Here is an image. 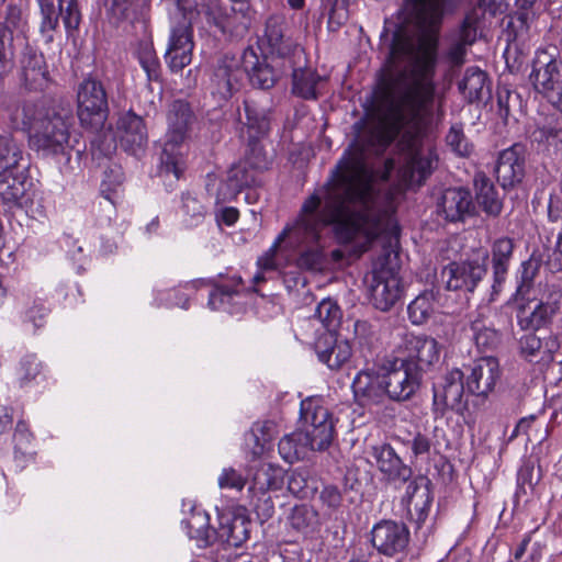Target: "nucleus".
I'll list each match as a JSON object with an SVG mask.
<instances>
[{
	"instance_id": "f257e3e1",
	"label": "nucleus",
	"mask_w": 562,
	"mask_h": 562,
	"mask_svg": "<svg viewBox=\"0 0 562 562\" xmlns=\"http://www.w3.org/2000/svg\"><path fill=\"white\" fill-rule=\"evenodd\" d=\"M413 1L420 21L429 31L422 33L416 42L402 40L392 46L380 77L385 112L376 142L386 146L402 130L407 128L409 135L401 142V165L397 171H434L438 155L430 143L418 136V132L434 103V77L438 57V38L434 31L441 21L445 0H440L438 12L428 8L426 1Z\"/></svg>"
},
{
	"instance_id": "f03ea898",
	"label": "nucleus",
	"mask_w": 562,
	"mask_h": 562,
	"mask_svg": "<svg viewBox=\"0 0 562 562\" xmlns=\"http://www.w3.org/2000/svg\"><path fill=\"white\" fill-rule=\"evenodd\" d=\"M374 175L367 162L364 145L356 140L344 153L331 171L330 179L325 186V194L310 195L316 200L313 211L317 236L315 240L288 246L290 249L303 248L296 265L301 269H318L324 259L322 231L333 226L340 243L353 239L364 225L374 220L376 192L373 184Z\"/></svg>"
},
{
	"instance_id": "7ed1b4c3",
	"label": "nucleus",
	"mask_w": 562,
	"mask_h": 562,
	"mask_svg": "<svg viewBox=\"0 0 562 562\" xmlns=\"http://www.w3.org/2000/svg\"><path fill=\"white\" fill-rule=\"evenodd\" d=\"M23 124L29 128V145L43 157L66 156L72 144L75 119L70 109L60 105L25 104Z\"/></svg>"
},
{
	"instance_id": "20e7f679",
	"label": "nucleus",
	"mask_w": 562,
	"mask_h": 562,
	"mask_svg": "<svg viewBox=\"0 0 562 562\" xmlns=\"http://www.w3.org/2000/svg\"><path fill=\"white\" fill-rule=\"evenodd\" d=\"M193 121L194 115L189 103L176 100L170 104L167 114L168 128L160 155L159 172L161 175H172L178 180L184 171V143Z\"/></svg>"
},
{
	"instance_id": "39448f33",
	"label": "nucleus",
	"mask_w": 562,
	"mask_h": 562,
	"mask_svg": "<svg viewBox=\"0 0 562 562\" xmlns=\"http://www.w3.org/2000/svg\"><path fill=\"white\" fill-rule=\"evenodd\" d=\"M204 14L224 37L238 41L248 34L256 12L248 0H210Z\"/></svg>"
},
{
	"instance_id": "423d86ee",
	"label": "nucleus",
	"mask_w": 562,
	"mask_h": 562,
	"mask_svg": "<svg viewBox=\"0 0 562 562\" xmlns=\"http://www.w3.org/2000/svg\"><path fill=\"white\" fill-rule=\"evenodd\" d=\"M182 526L189 538L195 540L200 548H206L217 539L232 544L241 543L246 539V529L240 519L222 515L220 528L215 530L210 526L207 513L196 507H193L190 516L182 520Z\"/></svg>"
},
{
	"instance_id": "0eeeda50",
	"label": "nucleus",
	"mask_w": 562,
	"mask_h": 562,
	"mask_svg": "<svg viewBox=\"0 0 562 562\" xmlns=\"http://www.w3.org/2000/svg\"><path fill=\"white\" fill-rule=\"evenodd\" d=\"M315 207L316 200L314 198H307L303 202L296 220L292 224H288L276 238L268 251L258 258L257 266L261 272L277 270L278 265L276 261V254L282 244L288 248V246L297 245L306 239L315 240L317 236V223L313 215Z\"/></svg>"
},
{
	"instance_id": "6e6552de",
	"label": "nucleus",
	"mask_w": 562,
	"mask_h": 562,
	"mask_svg": "<svg viewBox=\"0 0 562 562\" xmlns=\"http://www.w3.org/2000/svg\"><path fill=\"white\" fill-rule=\"evenodd\" d=\"M552 50H555L554 48ZM529 79L535 90L562 112L561 64L554 52L538 49L532 61Z\"/></svg>"
},
{
	"instance_id": "1a4fd4ad",
	"label": "nucleus",
	"mask_w": 562,
	"mask_h": 562,
	"mask_svg": "<svg viewBox=\"0 0 562 562\" xmlns=\"http://www.w3.org/2000/svg\"><path fill=\"white\" fill-rule=\"evenodd\" d=\"M364 282L373 306L382 312L390 311L402 297L403 285L398 271L385 263H375L366 276Z\"/></svg>"
},
{
	"instance_id": "9d476101",
	"label": "nucleus",
	"mask_w": 562,
	"mask_h": 562,
	"mask_svg": "<svg viewBox=\"0 0 562 562\" xmlns=\"http://www.w3.org/2000/svg\"><path fill=\"white\" fill-rule=\"evenodd\" d=\"M267 167V160L258 147H252L249 155L234 164L227 171L226 179L220 184L217 200H234L244 189L252 186L258 170Z\"/></svg>"
},
{
	"instance_id": "9b49d317",
	"label": "nucleus",
	"mask_w": 562,
	"mask_h": 562,
	"mask_svg": "<svg viewBox=\"0 0 562 562\" xmlns=\"http://www.w3.org/2000/svg\"><path fill=\"white\" fill-rule=\"evenodd\" d=\"M36 1L41 15L40 33L46 44L54 42V33L58 29L60 16L68 34L78 30L81 22L78 0H58V9L55 7L54 0Z\"/></svg>"
},
{
	"instance_id": "f8f14e48",
	"label": "nucleus",
	"mask_w": 562,
	"mask_h": 562,
	"mask_svg": "<svg viewBox=\"0 0 562 562\" xmlns=\"http://www.w3.org/2000/svg\"><path fill=\"white\" fill-rule=\"evenodd\" d=\"M78 117L82 126L99 128L108 116V99L101 82L83 80L77 92Z\"/></svg>"
},
{
	"instance_id": "ddd939ff",
	"label": "nucleus",
	"mask_w": 562,
	"mask_h": 562,
	"mask_svg": "<svg viewBox=\"0 0 562 562\" xmlns=\"http://www.w3.org/2000/svg\"><path fill=\"white\" fill-rule=\"evenodd\" d=\"M301 415L306 425L303 431L311 438L312 448L318 451L327 449L335 434L334 418L328 408L314 400H306L301 403Z\"/></svg>"
},
{
	"instance_id": "4468645a",
	"label": "nucleus",
	"mask_w": 562,
	"mask_h": 562,
	"mask_svg": "<svg viewBox=\"0 0 562 562\" xmlns=\"http://www.w3.org/2000/svg\"><path fill=\"white\" fill-rule=\"evenodd\" d=\"M386 400L405 402L413 397L422 383V374L412 363L382 370Z\"/></svg>"
},
{
	"instance_id": "2eb2a0df",
	"label": "nucleus",
	"mask_w": 562,
	"mask_h": 562,
	"mask_svg": "<svg viewBox=\"0 0 562 562\" xmlns=\"http://www.w3.org/2000/svg\"><path fill=\"white\" fill-rule=\"evenodd\" d=\"M194 47L193 30L190 20L179 21L170 30L165 61L172 72H179L192 60Z\"/></svg>"
},
{
	"instance_id": "dca6fc26",
	"label": "nucleus",
	"mask_w": 562,
	"mask_h": 562,
	"mask_svg": "<svg viewBox=\"0 0 562 562\" xmlns=\"http://www.w3.org/2000/svg\"><path fill=\"white\" fill-rule=\"evenodd\" d=\"M260 45L271 57L288 61L289 67L295 66L303 58V50L291 38L284 36L279 16H270L267 20Z\"/></svg>"
},
{
	"instance_id": "f3484780",
	"label": "nucleus",
	"mask_w": 562,
	"mask_h": 562,
	"mask_svg": "<svg viewBox=\"0 0 562 562\" xmlns=\"http://www.w3.org/2000/svg\"><path fill=\"white\" fill-rule=\"evenodd\" d=\"M351 389L355 402L364 408L370 409L386 400L382 370H360L352 380Z\"/></svg>"
},
{
	"instance_id": "a211bd4d",
	"label": "nucleus",
	"mask_w": 562,
	"mask_h": 562,
	"mask_svg": "<svg viewBox=\"0 0 562 562\" xmlns=\"http://www.w3.org/2000/svg\"><path fill=\"white\" fill-rule=\"evenodd\" d=\"M243 78L241 58L223 56L216 63L211 77L212 94L228 100L239 90Z\"/></svg>"
},
{
	"instance_id": "6ab92c4d",
	"label": "nucleus",
	"mask_w": 562,
	"mask_h": 562,
	"mask_svg": "<svg viewBox=\"0 0 562 562\" xmlns=\"http://www.w3.org/2000/svg\"><path fill=\"white\" fill-rule=\"evenodd\" d=\"M409 541V531L404 524L381 520L371 530V543L382 554L394 557L403 552Z\"/></svg>"
},
{
	"instance_id": "aec40b11",
	"label": "nucleus",
	"mask_w": 562,
	"mask_h": 562,
	"mask_svg": "<svg viewBox=\"0 0 562 562\" xmlns=\"http://www.w3.org/2000/svg\"><path fill=\"white\" fill-rule=\"evenodd\" d=\"M407 353L404 363H412L419 373L437 364L440 360L441 347L439 342L426 335H407L404 340Z\"/></svg>"
},
{
	"instance_id": "412c9836",
	"label": "nucleus",
	"mask_w": 562,
	"mask_h": 562,
	"mask_svg": "<svg viewBox=\"0 0 562 562\" xmlns=\"http://www.w3.org/2000/svg\"><path fill=\"white\" fill-rule=\"evenodd\" d=\"M562 308V291L558 288L551 289L535 308L527 313L520 310L517 318L521 329H539L549 324Z\"/></svg>"
},
{
	"instance_id": "4be33fe9",
	"label": "nucleus",
	"mask_w": 562,
	"mask_h": 562,
	"mask_svg": "<svg viewBox=\"0 0 562 562\" xmlns=\"http://www.w3.org/2000/svg\"><path fill=\"white\" fill-rule=\"evenodd\" d=\"M463 393V372L459 369H452L442 376L440 382L434 385V405L441 414L447 409L459 411Z\"/></svg>"
},
{
	"instance_id": "5701e85b",
	"label": "nucleus",
	"mask_w": 562,
	"mask_h": 562,
	"mask_svg": "<svg viewBox=\"0 0 562 562\" xmlns=\"http://www.w3.org/2000/svg\"><path fill=\"white\" fill-rule=\"evenodd\" d=\"M499 375L498 360L494 357H482L471 367V372L467 376V389L474 395L486 396L494 390Z\"/></svg>"
},
{
	"instance_id": "b1692460",
	"label": "nucleus",
	"mask_w": 562,
	"mask_h": 562,
	"mask_svg": "<svg viewBox=\"0 0 562 562\" xmlns=\"http://www.w3.org/2000/svg\"><path fill=\"white\" fill-rule=\"evenodd\" d=\"M495 173L503 189L513 188L525 175V156L522 146L515 144L499 153Z\"/></svg>"
},
{
	"instance_id": "393cba45",
	"label": "nucleus",
	"mask_w": 562,
	"mask_h": 562,
	"mask_svg": "<svg viewBox=\"0 0 562 562\" xmlns=\"http://www.w3.org/2000/svg\"><path fill=\"white\" fill-rule=\"evenodd\" d=\"M437 214L449 222L463 221L473 210L472 195L463 188L446 189L437 199Z\"/></svg>"
},
{
	"instance_id": "a878e982",
	"label": "nucleus",
	"mask_w": 562,
	"mask_h": 562,
	"mask_svg": "<svg viewBox=\"0 0 562 562\" xmlns=\"http://www.w3.org/2000/svg\"><path fill=\"white\" fill-rule=\"evenodd\" d=\"M485 272L484 266L479 262H452L443 269L442 277L446 278L448 290L471 292Z\"/></svg>"
},
{
	"instance_id": "bb28decb",
	"label": "nucleus",
	"mask_w": 562,
	"mask_h": 562,
	"mask_svg": "<svg viewBox=\"0 0 562 562\" xmlns=\"http://www.w3.org/2000/svg\"><path fill=\"white\" fill-rule=\"evenodd\" d=\"M120 144L124 150L138 155L147 144V132L143 119L132 112L124 113L116 123Z\"/></svg>"
},
{
	"instance_id": "cd10ccee",
	"label": "nucleus",
	"mask_w": 562,
	"mask_h": 562,
	"mask_svg": "<svg viewBox=\"0 0 562 562\" xmlns=\"http://www.w3.org/2000/svg\"><path fill=\"white\" fill-rule=\"evenodd\" d=\"M22 80L30 90L42 91L48 87L49 72L42 53L27 46L22 55Z\"/></svg>"
},
{
	"instance_id": "c85d7f7f",
	"label": "nucleus",
	"mask_w": 562,
	"mask_h": 562,
	"mask_svg": "<svg viewBox=\"0 0 562 562\" xmlns=\"http://www.w3.org/2000/svg\"><path fill=\"white\" fill-rule=\"evenodd\" d=\"M241 68L243 74L248 75L251 85L260 89H270L277 80L273 66L267 61V57L260 58L252 46L244 49Z\"/></svg>"
},
{
	"instance_id": "c756f323",
	"label": "nucleus",
	"mask_w": 562,
	"mask_h": 562,
	"mask_svg": "<svg viewBox=\"0 0 562 562\" xmlns=\"http://www.w3.org/2000/svg\"><path fill=\"white\" fill-rule=\"evenodd\" d=\"M559 349V341L554 336L540 338L535 334H526L519 340V350L522 358L532 363L549 364Z\"/></svg>"
},
{
	"instance_id": "7c9ffc66",
	"label": "nucleus",
	"mask_w": 562,
	"mask_h": 562,
	"mask_svg": "<svg viewBox=\"0 0 562 562\" xmlns=\"http://www.w3.org/2000/svg\"><path fill=\"white\" fill-rule=\"evenodd\" d=\"M318 360L331 370H339L348 363L352 356V347L348 340L335 339L333 334H325L315 344Z\"/></svg>"
},
{
	"instance_id": "2f4dec72",
	"label": "nucleus",
	"mask_w": 562,
	"mask_h": 562,
	"mask_svg": "<svg viewBox=\"0 0 562 562\" xmlns=\"http://www.w3.org/2000/svg\"><path fill=\"white\" fill-rule=\"evenodd\" d=\"M477 21L479 16L475 10L465 15L458 40L451 44L446 53V58L451 66L459 67L464 63L467 47L471 46L476 40Z\"/></svg>"
},
{
	"instance_id": "473e14b6",
	"label": "nucleus",
	"mask_w": 562,
	"mask_h": 562,
	"mask_svg": "<svg viewBox=\"0 0 562 562\" xmlns=\"http://www.w3.org/2000/svg\"><path fill=\"white\" fill-rule=\"evenodd\" d=\"M372 456L379 470L390 480L406 482L411 477V468L403 463L390 445L373 447Z\"/></svg>"
},
{
	"instance_id": "72a5a7b5",
	"label": "nucleus",
	"mask_w": 562,
	"mask_h": 562,
	"mask_svg": "<svg viewBox=\"0 0 562 562\" xmlns=\"http://www.w3.org/2000/svg\"><path fill=\"white\" fill-rule=\"evenodd\" d=\"M280 457L288 463L303 459L308 451H314L312 440L303 430H296L282 437L279 441Z\"/></svg>"
},
{
	"instance_id": "f704fd0d",
	"label": "nucleus",
	"mask_w": 562,
	"mask_h": 562,
	"mask_svg": "<svg viewBox=\"0 0 562 562\" xmlns=\"http://www.w3.org/2000/svg\"><path fill=\"white\" fill-rule=\"evenodd\" d=\"M474 187L479 205L487 215L497 217L502 213L503 201L490 178L482 172L476 173Z\"/></svg>"
},
{
	"instance_id": "c9c22d12",
	"label": "nucleus",
	"mask_w": 562,
	"mask_h": 562,
	"mask_svg": "<svg viewBox=\"0 0 562 562\" xmlns=\"http://www.w3.org/2000/svg\"><path fill=\"white\" fill-rule=\"evenodd\" d=\"M25 192V177L18 168L0 170V198L4 203L19 205Z\"/></svg>"
},
{
	"instance_id": "e433bc0d",
	"label": "nucleus",
	"mask_w": 562,
	"mask_h": 562,
	"mask_svg": "<svg viewBox=\"0 0 562 562\" xmlns=\"http://www.w3.org/2000/svg\"><path fill=\"white\" fill-rule=\"evenodd\" d=\"M458 87L469 102L482 100L485 94L490 93L487 75L479 67H469Z\"/></svg>"
},
{
	"instance_id": "4c0bfd02",
	"label": "nucleus",
	"mask_w": 562,
	"mask_h": 562,
	"mask_svg": "<svg viewBox=\"0 0 562 562\" xmlns=\"http://www.w3.org/2000/svg\"><path fill=\"white\" fill-rule=\"evenodd\" d=\"M439 293L427 290L417 295L407 306L408 318L414 325H423L438 311Z\"/></svg>"
},
{
	"instance_id": "58836bf2",
	"label": "nucleus",
	"mask_w": 562,
	"mask_h": 562,
	"mask_svg": "<svg viewBox=\"0 0 562 562\" xmlns=\"http://www.w3.org/2000/svg\"><path fill=\"white\" fill-rule=\"evenodd\" d=\"M290 526L304 536H313L319 530L318 513L311 506H295L289 516Z\"/></svg>"
},
{
	"instance_id": "ea45409f",
	"label": "nucleus",
	"mask_w": 562,
	"mask_h": 562,
	"mask_svg": "<svg viewBox=\"0 0 562 562\" xmlns=\"http://www.w3.org/2000/svg\"><path fill=\"white\" fill-rule=\"evenodd\" d=\"M514 241L508 237L497 238L492 246V262L496 283H501L508 269L513 256Z\"/></svg>"
},
{
	"instance_id": "a19ab883",
	"label": "nucleus",
	"mask_w": 562,
	"mask_h": 562,
	"mask_svg": "<svg viewBox=\"0 0 562 562\" xmlns=\"http://www.w3.org/2000/svg\"><path fill=\"white\" fill-rule=\"evenodd\" d=\"M283 469L272 463H262L252 476V488L260 492L279 490L283 484Z\"/></svg>"
},
{
	"instance_id": "79ce46f5",
	"label": "nucleus",
	"mask_w": 562,
	"mask_h": 562,
	"mask_svg": "<svg viewBox=\"0 0 562 562\" xmlns=\"http://www.w3.org/2000/svg\"><path fill=\"white\" fill-rule=\"evenodd\" d=\"M244 105L249 136L257 139L267 135L270 130V120L267 110L249 101H245Z\"/></svg>"
},
{
	"instance_id": "37998d69",
	"label": "nucleus",
	"mask_w": 562,
	"mask_h": 562,
	"mask_svg": "<svg viewBox=\"0 0 562 562\" xmlns=\"http://www.w3.org/2000/svg\"><path fill=\"white\" fill-rule=\"evenodd\" d=\"M23 158L22 143L11 134L0 135V170L19 168Z\"/></svg>"
},
{
	"instance_id": "c03bdc74",
	"label": "nucleus",
	"mask_w": 562,
	"mask_h": 562,
	"mask_svg": "<svg viewBox=\"0 0 562 562\" xmlns=\"http://www.w3.org/2000/svg\"><path fill=\"white\" fill-rule=\"evenodd\" d=\"M293 68V91L297 95L304 99H316L317 98V85L322 81V78L310 68Z\"/></svg>"
},
{
	"instance_id": "a18cd8bd",
	"label": "nucleus",
	"mask_w": 562,
	"mask_h": 562,
	"mask_svg": "<svg viewBox=\"0 0 562 562\" xmlns=\"http://www.w3.org/2000/svg\"><path fill=\"white\" fill-rule=\"evenodd\" d=\"M276 424L272 420H265L254 424L249 440L254 442L251 454L254 458L261 457L266 451V445L277 435Z\"/></svg>"
},
{
	"instance_id": "49530a36",
	"label": "nucleus",
	"mask_w": 562,
	"mask_h": 562,
	"mask_svg": "<svg viewBox=\"0 0 562 562\" xmlns=\"http://www.w3.org/2000/svg\"><path fill=\"white\" fill-rule=\"evenodd\" d=\"M405 498L408 506H414L416 510L429 507L431 504L429 480L425 476H418L409 482Z\"/></svg>"
},
{
	"instance_id": "de8ad7c7",
	"label": "nucleus",
	"mask_w": 562,
	"mask_h": 562,
	"mask_svg": "<svg viewBox=\"0 0 562 562\" xmlns=\"http://www.w3.org/2000/svg\"><path fill=\"white\" fill-rule=\"evenodd\" d=\"M471 331L475 345L483 349H492L499 342V334L485 318L477 317L471 322Z\"/></svg>"
},
{
	"instance_id": "09e8293b",
	"label": "nucleus",
	"mask_w": 562,
	"mask_h": 562,
	"mask_svg": "<svg viewBox=\"0 0 562 562\" xmlns=\"http://www.w3.org/2000/svg\"><path fill=\"white\" fill-rule=\"evenodd\" d=\"M341 311L338 304L330 300H323L316 307L315 314L313 316L314 321L319 322L323 327L326 329V334H333V331L337 328L340 323Z\"/></svg>"
},
{
	"instance_id": "8fccbe9b",
	"label": "nucleus",
	"mask_w": 562,
	"mask_h": 562,
	"mask_svg": "<svg viewBox=\"0 0 562 562\" xmlns=\"http://www.w3.org/2000/svg\"><path fill=\"white\" fill-rule=\"evenodd\" d=\"M136 57L139 65L144 69L148 81H157L160 77V63L154 49V46L149 42L139 43Z\"/></svg>"
},
{
	"instance_id": "3c124183",
	"label": "nucleus",
	"mask_w": 562,
	"mask_h": 562,
	"mask_svg": "<svg viewBox=\"0 0 562 562\" xmlns=\"http://www.w3.org/2000/svg\"><path fill=\"white\" fill-rule=\"evenodd\" d=\"M531 139L546 148L558 149L562 146V126L557 122L537 126L531 133Z\"/></svg>"
},
{
	"instance_id": "603ef678",
	"label": "nucleus",
	"mask_w": 562,
	"mask_h": 562,
	"mask_svg": "<svg viewBox=\"0 0 562 562\" xmlns=\"http://www.w3.org/2000/svg\"><path fill=\"white\" fill-rule=\"evenodd\" d=\"M206 210L201 201L191 193H186L182 196L181 216L182 223L187 227H194L201 224L204 220Z\"/></svg>"
},
{
	"instance_id": "864d4df0",
	"label": "nucleus",
	"mask_w": 562,
	"mask_h": 562,
	"mask_svg": "<svg viewBox=\"0 0 562 562\" xmlns=\"http://www.w3.org/2000/svg\"><path fill=\"white\" fill-rule=\"evenodd\" d=\"M12 34L10 30L0 23V80L12 69L13 53Z\"/></svg>"
},
{
	"instance_id": "5fc2aeb1",
	"label": "nucleus",
	"mask_w": 562,
	"mask_h": 562,
	"mask_svg": "<svg viewBox=\"0 0 562 562\" xmlns=\"http://www.w3.org/2000/svg\"><path fill=\"white\" fill-rule=\"evenodd\" d=\"M42 372V364L35 355H26L21 361L16 375L21 386L34 381Z\"/></svg>"
},
{
	"instance_id": "6e6d98bb",
	"label": "nucleus",
	"mask_w": 562,
	"mask_h": 562,
	"mask_svg": "<svg viewBox=\"0 0 562 562\" xmlns=\"http://www.w3.org/2000/svg\"><path fill=\"white\" fill-rule=\"evenodd\" d=\"M446 140L451 150L459 156L465 157L472 151V145L464 135L461 125H452L446 136Z\"/></svg>"
},
{
	"instance_id": "4d7b16f0",
	"label": "nucleus",
	"mask_w": 562,
	"mask_h": 562,
	"mask_svg": "<svg viewBox=\"0 0 562 562\" xmlns=\"http://www.w3.org/2000/svg\"><path fill=\"white\" fill-rule=\"evenodd\" d=\"M134 3L135 0H105L104 5L108 16L116 23L133 14Z\"/></svg>"
},
{
	"instance_id": "13d9d810",
	"label": "nucleus",
	"mask_w": 562,
	"mask_h": 562,
	"mask_svg": "<svg viewBox=\"0 0 562 562\" xmlns=\"http://www.w3.org/2000/svg\"><path fill=\"white\" fill-rule=\"evenodd\" d=\"M236 295H238L237 289H229L224 285L217 286L210 293L209 306L212 310H225Z\"/></svg>"
},
{
	"instance_id": "bf43d9fd",
	"label": "nucleus",
	"mask_w": 562,
	"mask_h": 562,
	"mask_svg": "<svg viewBox=\"0 0 562 562\" xmlns=\"http://www.w3.org/2000/svg\"><path fill=\"white\" fill-rule=\"evenodd\" d=\"M246 477L243 476L237 470L233 468L223 469L218 476V486L221 488H232L241 491L246 485Z\"/></svg>"
},
{
	"instance_id": "052dcab7",
	"label": "nucleus",
	"mask_w": 562,
	"mask_h": 562,
	"mask_svg": "<svg viewBox=\"0 0 562 562\" xmlns=\"http://www.w3.org/2000/svg\"><path fill=\"white\" fill-rule=\"evenodd\" d=\"M33 435L24 422H19L15 426L13 440L16 450H25L32 442Z\"/></svg>"
},
{
	"instance_id": "680f3d73",
	"label": "nucleus",
	"mask_w": 562,
	"mask_h": 562,
	"mask_svg": "<svg viewBox=\"0 0 562 562\" xmlns=\"http://www.w3.org/2000/svg\"><path fill=\"white\" fill-rule=\"evenodd\" d=\"M46 315L47 307L40 301H34L25 312L26 319L33 323L35 327H41L43 325Z\"/></svg>"
},
{
	"instance_id": "e2e57ef3",
	"label": "nucleus",
	"mask_w": 562,
	"mask_h": 562,
	"mask_svg": "<svg viewBox=\"0 0 562 562\" xmlns=\"http://www.w3.org/2000/svg\"><path fill=\"white\" fill-rule=\"evenodd\" d=\"M321 499L324 504L331 508L340 506L342 497L339 490L336 486H325L321 492Z\"/></svg>"
},
{
	"instance_id": "0e129e2a",
	"label": "nucleus",
	"mask_w": 562,
	"mask_h": 562,
	"mask_svg": "<svg viewBox=\"0 0 562 562\" xmlns=\"http://www.w3.org/2000/svg\"><path fill=\"white\" fill-rule=\"evenodd\" d=\"M167 296V303L166 305L171 306H179L181 308H188L189 307V296L188 294L183 293L180 289L171 290L166 293Z\"/></svg>"
},
{
	"instance_id": "69168bd1",
	"label": "nucleus",
	"mask_w": 562,
	"mask_h": 562,
	"mask_svg": "<svg viewBox=\"0 0 562 562\" xmlns=\"http://www.w3.org/2000/svg\"><path fill=\"white\" fill-rule=\"evenodd\" d=\"M430 446V440L422 434L416 435L412 441V450L415 456L428 453Z\"/></svg>"
},
{
	"instance_id": "338daca9",
	"label": "nucleus",
	"mask_w": 562,
	"mask_h": 562,
	"mask_svg": "<svg viewBox=\"0 0 562 562\" xmlns=\"http://www.w3.org/2000/svg\"><path fill=\"white\" fill-rule=\"evenodd\" d=\"M513 93L510 91H504L498 93L497 104H498V113L503 119H507L510 114V100L513 99Z\"/></svg>"
},
{
	"instance_id": "774afa93",
	"label": "nucleus",
	"mask_w": 562,
	"mask_h": 562,
	"mask_svg": "<svg viewBox=\"0 0 562 562\" xmlns=\"http://www.w3.org/2000/svg\"><path fill=\"white\" fill-rule=\"evenodd\" d=\"M305 485H306L305 479L301 473L294 472L291 474V476L289 479V483H288V487H289L290 492L300 496V494L303 492Z\"/></svg>"
}]
</instances>
